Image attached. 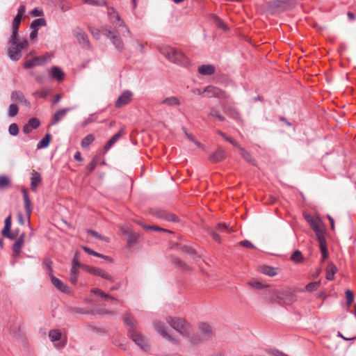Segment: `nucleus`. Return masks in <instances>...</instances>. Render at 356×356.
Returning <instances> with one entry per match:
<instances>
[{
  "instance_id": "nucleus-14",
  "label": "nucleus",
  "mask_w": 356,
  "mask_h": 356,
  "mask_svg": "<svg viewBox=\"0 0 356 356\" xmlns=\"http://www.w3.org/2000/svg\"><path fill=\"white\" fill-rule=\"evenodd\" d=\"M10 99L15 103L29 105V102L26 99L24 93L20 90H14L10 94Z\"/></svg>"
},
{
  "instance_id": "nucleus-7",
  "label": "nucleus",
  "mask_w": 356,
  "mask_h": 356,
  "mask_svg": "<svg viewBox=\"0 0 356 356\" xmlns=\"http://www.w3.org/2000/svg\"><path fill=\"white\" fill-rule=\"evenodd\" d=\"M305 220L309 224L311 228L315 232L316 237L320 238L323 236V232L321 228L322 222L320 218H315L312 215H307L305 216Z\"/></svg>"
},
{
  "instance_id": "nucleus-26",
  "label": "nucleus",
  "mask_w": 356,
  "mask_h": 356,
  "mask_svg": "<svg viewBox=\"0 0 356 356\" xmlns=\"http://www.w3.org/2000/svg\"><path fill=\"white\" fill-rule=\"evenodd\" d=\"M197 71L201 75H212L215 73V67L212 65H202Z\"/></svg>"
},
{
  "instance_id": "nucleus-43",
  "label": "nucleus",
  "mask_w": 356,
  "mask_h": 356,
  "mask_svg": "<svg viewBox=\"0 0 356 356\" xmlns=\"http://www.w3.org/2000/svg\"><path fill=\"white\" fill-rule=\"evenodd\" d=\"M211 18L216 23V25L218 28H220L224 31H227L228 29L227 25L218 16L212 15Z\"/></svg>"
},
{
  "instance_id": "nucleus-33",
  "label": "nucleus",
  "mask_w": 356,
  "mask_h": 356,
  "mask_svg": "<svg viewBox=\"0 0 356 356\" xmlns=\"http://www.w3.org/2000/svg\"><path fill=\"white\" fill-rule=\"evenodd\" d=\"M241 153V156L245 160L247 161L248 162L254 165L255 164V161L254 159L252 158L251 154L247 151L246 149H245L244 148L241 147L240 145H239V147H237Z\"/></svg>"
},
{
  "instance_id": "nucleus-4",
  "label": "nucleus",
  "mask_w": 356,
  "mask_h": 356,
  "mask_svg": "<svg viewBox=\"0 0 356 356\" xmlns=\"http://www.w3.org/2000/svg\"><path fill=\"white\" fill-rule=\"evenodd\" d=\"M107 17L108 22L111 24H112L115 27L122 28L124 29V31L127 33L128 35L131 36V33L127 26L125 22L122 18L119 12L113 7L107 6Z\"/></svg>"
},
{
  "instance_id": "nucleus-42",
  "label": "nucleus",
  "mask_w": 356,
  "mask_h": 356,
  "mask_svg": "<svg viewBox=\"0 0 356 356\" xmlns=\"http://www.w3.org/2000/svg\"><path fill=\"white\" fill-rule=\"evenodd\" d=\"M161 104H165L168 106H177V105H179L180 102L176 97H167V98L164 99L161 102Z\"/></svg>"
},
{
  "instance_id": "nucleus-40",
  "label": "nucleus",
  "mask_w": 356,
  "mask_h": 356,
  "mask_svg": "<svg viewBox=\"0 0 356 356\" xmlns=\"http://www.w3.org/2000/svg\"><path fill=\"white\" fill-rule=\"evenodd\" d=\"M95 140V136L92 134H88L85 136L81 142V145L83 148L88 147Z\"/></svg>"
},
{
  "instance_id": "nucleus-8",
  "label": "nucleus",
  "mask_w": 356,
  "mask_h": 356,
  "mask_svg": "<svg viewBox=\"0 0 356 356\" xmlns=\"http://www.w3.org/2000/svg\"><path fill=\"white\" fill-rule=\"evenodd\" d=\"M73 35L77 39L79 44L85 49H90V44L87 34L79 27L73 31Z\"/></svg>"
},
{
  "instance_id": "nucleus-24",
  "label": "nucleus",
  "mask_w": 356,
  "mask_h": 356,
  "mask_svg": "<svg viewBox=\"0 0 356 356\" xmlns=\"http://www.w3.org/2000/svg\"><path fill=\"white\" fill-rule=\"evenodd\" d=\"M91 293L95 294V295H97V296H99L102 300H104V301H113L115 302V304H117V300L115 299L113 297H112L111 296L108 295V294H106L103 291L99 289H91Z\"/></svg>"
},
{
  "instance_id": "nucleus-47",
  "label": "nucleus",
  "mask_w": 356,
  "mask_h": 356,
  "mask_svg": "<svg viewBox=\"0 0 356 356\" xmlns=\"http://www.w3.org/2000/svg\"><path fill=\"white\" fill-rule=\"evenodd\" d=\"M19 108L16 104H11L8 109V115L10 118L16 116L18 113Z\"/></svg>"
},
{
  "instance_id": "nucleus-62",
  "label": "nucleus",
  "mask_w": 356,
  "mask_h": 356,
  "mask_svg": "<svg viewBox=\"0 0 356 356\" xmlns=\"http://www.w3.org/2000/svg\"><path fill=\"white\" fill-rule=\"evenodd\" d=\"M249 285L256 289H261L264 287V285L259 282H249Z\"/></svg>"
},
{
  "instance_id": "nucleus-30",
  "label": "nucleus",
  "mask_w": 356,
  "mask_h": 356,
  "mask_svg": "<svg viewBox=\"0 0 356 356\" xmlns=\"http://www.w3.org/2000/svg\"><path fill=\"white\" fill-rule=\"evenodd\" d=\"M42 266L47 271L49 277L53 276L54 270L52 268V261L49 257H45L42 261Z\"/></svg>"
},
{
  "instance_id": "nucleus-39",
  "label": "nucleus",
  "mask_w": 356,
  "mask_h": 356,
  "mask_svg": "<svg viewBox=\"0 0 356 356\" xmlns=\"http://www.w3.org/2000/svg\"><path fill=\"white\" fill-rule=\"evenodd\" d=\"M46 25V20L44 18H38L33 20L31 24V29L38 31L39 28Z\"/></svg>"
},
{
  "instance_id": "nucleus-38",
  "label": "nucleus",
  "mask_w": 356,
  "mask_h": 356,
  "mask_svg": "<svg viewBox=\"0 0 356 356\" xmlns=\"http://www.w3.org/2000/svg\"><path fill=\"white\" fill-rule=\"evenodd\" d=\"M291 259L292 261L296 264L302 263L304 261V258L302 252L297 250L293 252V253L291 256Z\"/></svg>"
},
{
  "instance_id": "nucleus-58",
  "label": "nucleus",
  "mask_w": 356,
  "mask_h": 356,
  "mask_svg": "<svg viewBox=\"0 0 356 356\" xmlns=\"http://www.w3.org/2000/svg\"><path fill=\"white\" fill-rule=\"evenodd\" d=\"M72 268H74L75 269H78L79 268H82L83 265H81L78 260L77 255L75 254L72 259Z\"/></svg>"
},
{
  "instance_id": "nucleus-20",
  "label": "nucleus",
  "mask_w": 356,
  "mask_h": 356,
  "mask_svg": "<svg viewBox=\"0 0 356 356\" xmlns=\"http://www.w3.org/2000/svg\"><path fill=\"white\" fill-rule=\"evenodd\" d=\"M71 110V108H65L56 111L52 117L51 124L55 125L58 123L65 116L67 113Z\"/></svg>"
},
{
  "instance_id": "nucleus-27",
  "label": "nucleus",
  "mask_w": 356,
  "mask_h": 356,
  "mask_svg": "<svg viewBox=\"0 0 356 356\" xmlns=\"http://www.w3.org/2000/svg\"><path fill=\"white\" fill-rule=\"evenodd\" d=\"M10 227H11V216H8L5 219V226H4L3 229L1 232V234L3 236H5L6 238L13 239L14 236H12L10 233Z\"/></svg>"
},
{
  "instance_id": "nucleus-31",
  "label": "nucleus",
  "mask_w": 356,
  "mask_h": 356,
  "mask_svg": "<svg viewBox=\"0 0 356 356\" xmlns=\"http://www.w3.org/2000/svg\"><path fill=\"white\" fill-rule=\"evenodd\" d=\"M320 245V249L322 254L323 259H325L328 257V251L326 247V242L324 236L317 238Z\"/></svg>"
},
{
  "instance_id": "nucleus-5",
  "label": "nucleus",
  "mask_w": 356,
  "mask_h": 356,
  "mask_svg": "<svg viewBox=\"0 0 356 356\" xmlns=\"http://www.w3.org/2000/svg\"><path fill=\"white\" fill-rule=\"evenodd\" d=\"M103 34L111 40L113 44L119 51H122L124 49V43L122 40L118 35V33L114 31L110 26H104L102 28Z\"/></svg>"
},
{
  "instance_id": "nucleus-9",
  "label": "nucleus",
  "mask_w": 356,
  "mask_h": 356,
  "mask_svg": "<svg viewBox=\"0 0 356 356\" xmlns=\"http://www.w3.org/2000/svg\"><path fill=\"white\" fill-rule=\"evenodd\" d=\"M232 229L227 225L218 223L215 230L211 231L210 234L213 239L218 243L220 242V237L218 233H227L229 234L232 232Z\"/></svg>"
},
{
  "instance_id": "nucleus-41",
  "label": "nucleus",
  "mask_w": 356,
  "mask_h": 356,
  "mask_svg": "<svg viewBox=\"0 0 356 356\" xmlns=\"http://www.w3.org/2000/svg\"><path fill=\"white\" fill-rule=\"evenodd\" d=\"M337 272V267L333 264H330L328 266L325 277L327 280H332L334 277V274Z\"/></svg>"
},
{
  "instance_id": "nucleus-2",
  "label": "nucleus",
  "mask_w": 356,
  "mask_h": 356,
  "mask_svg": "<svg viewBox=\"0 0 356 356\" xmlns=\"http://www.w3.org/2000/svg\"><path fill=\"white\" fill-rule=\"evenodd\" d=\"M8 44V56L13 61L19 60L22 57V51L29 47L27 40L19 41L18 37H10Z\"/></svg>"
},
{
  "instance_id": "nucleus-36",
  "label": "nucleus",
  "mask_w": 356,
  "mask_h": 356,
  "mask_svg": "<svg viewBox=\"0 0 356 356\" xmlns=\"http://www.w3.org/2000/svg\"><path fill=\"white\" fill-rule=\"evenodd\" d=\"M124 234H128L127 244L129 246H132L137 243L138 235L134 232L129 233L127 231H122Z\"/></svg>"
},
{
  "instance_id": "nucleus-51",
  "label": "nucleus",
  "mask_w": 356,
  "mask_h": 356,
  "mask_svg": "<svg viewBox=\"0 0 356 356\" xmlns=\"http://www.w3.org/2000/svg\"><path fill=\"white\" fill-rule=\"evenodd\" d=\"M319 286H320V282L319 281L318 282H310V283H309L308 284H307L305 286V291H316L318 289ZM302 291H304V290H302Z\"/></svg>"
},
{
  "instance_id": "nucleus-48",
  "label": "nucleus",
  "mask_w": 356,
  "mask_h": 356,
  "mask_svg": "<svg viewBox=\"0 0 356 356\" xmlns=\"http://www.w3.org/2000/svg\"><path fill=\"white\" fill-rule=\"evenodd\" d=\"M83 1L90 6H106L107 7V2L104 0L103 1H97V0H83Z\"/></svg>"
},
{
  "instance_id": "nucleus-6",
  "label": "nucleus",
  "mask_w": 356,
  "mask_h": 356,
  "mask_svg": "<svg viewBox=\"0 0 356 356\" xmlns=\"http://www.w3.org/2000/svg\"><path fill=\"white\" fill-rule=\"evenodd\" d=\"M128 335L140 349L145 351L149 350V347L146 339L138 330L134 328L128 330Z\"/></svg>"
},
{
  "instance_id": "nucleus-45",
  "label": "nucleus",
  "mask_w": 356,
  "mask_h": 356,
  "mask_svg": "<svg viewBox=\"0 0 356 356\" xmlns=\"http://www.w3.org/2000/svg\"><path fill=\"white\" fill-rule=\"evenodd\" d=\"M220 136H222L223 138H225L227 142L231 143L233 146L236 147H239L238 143L234 140L233 138L227 136L224 132L221 131H218L217 132Z\"/></svg>"
},
{
  "instance_id": "nucleus-56",
  "label": "nucleus",
  "mask_w": 356,
  "mask_h": 356,
  "mask_svg": "<svg viewBox=\"0 0 356 356\" xmlns=\"http://www.w3.org/2000/svg\"><path fill=\"white\" fill-rule=\"evenodd\" d=\"M346 298L347 305L348 306L350 305L354 301V295H353V291L350 290H347L346 291Z\"/></svg>"
},
{
  "instance_id": "nucleus-34",
  "label": "nucleus",
  "mask_w": 356,
  "mask_h": 356,
  "mask_svg": "<svg viewBox=\"0 0 356 356\" xmlns=\"http://www.w3.org/2000/svg\"><path fill=\"white\" fill-rule=\"evenodd\" d=\"M124 322L127 325L129 326V330H131L132 328L136 329V324L137 321L131 315L127 314L124 317Z\"/></svg>"
},
{
  "instance_id": "nucleus-12",
  "label": "nucleus",
  "mask_w": 356,
  "mask_h": 356,
  "mask_svg": "<svg viewBox=\"0 0 356 356\" xmlns=\"http://www.w3.org/2000/svg\"><path fill=\"white\" fill-rule=\"evenodd\" d=\"M133 94L129 90H125L124 91L120 96L118 98L115 103V106L116 108H121L125 105H127L128 103L130 102L131 100Z\"/></svg>"
},
{
  "instance_id": "nucleus-52",
  "label": "nucleus",
  "mask_w": 356,
  "mask_h": 356,
  "mask_svg": "<svg viewBox=\"0 0 356 356\" xmlns=\"http://www.w3.org/2000/svg\"><path fill=\"white\" fill-rule=\"evenodd\" d=\"M97 120V117L95 113L89 115L88 118H86L81 123V127L83 128L87 127L88 124L95 122Z\"/></svg>"
},
{
  "instance_id": "nucleus-16",
  "label": "nucleus",
  "mask_w": 356,
  "mask_h": 356,
  "mask_svg": "<svg viewBox=\"0 0 356 356\" xmlns=\"http://www.w3.org/2000/svg\"><path fill=\"white\" fill-rule=\"evenodd\" d=\"M40 125V120L36 118H31L23 127L22 131L24 134H30L33 129H36Z\"/></svg>"
},
{
  "instance_id": "nucleus-22",
  "label": "nucleus",
  "mask_w": 356,
  "mask_h": 356,
  "mask_svg": "<svg viewBox=\"0 0 356 356\" xmlns=\"http://www.w3.org/2000/svg\"><path fill=\"white\" fill-rule=\"evenodd\" d=\"M225 152L222 149L219 148L212 154L210 155L209 161H211L212 163H218L225 159Z\"/></svg>"
},
{
  "instance_id": "nucleus-25",
  "label": "nucleus",
  "mask_w": 356,
  "mask_h": 356,
  "mask_svg": "<svg viewBox=\"0 0 356 356\" xmlns=\"http://www.w3.org/2000/svg\"><path fill=\"white\" fill-rule=\"evenodd\" d=\"M22 192L23 194L26 213L29 217L31 213V202L29 197L27 190L25 188H22Z\"/></svg>"
},
{
  "instance_id": "nucleus-18",
  "label": "nucleus",
  "mask_w": 356,
  "mask_h": 356,
  "mask_svg": "<svg viewBox=\"0 0 356 356\" xmlns=\"http://www.w3.org/2000/svg\"><path fill=\"white\" fill-rule=\"evenodd\" d=\"M204 92L207 93V96L209 98L211 97H223L225 92L218 88L209 86L204 88Z\"/></svg>"
},
{
  "instance_id": "nucleus-50",
  "label": "nucleus",
  "mask_w": 356,
  "mask_h": 356,
  "mask_svg": "<svg viewBox=\"0 0 356 356\" xmlns=\"http://www.w3.org/2000/svg\"><path fill=\"white\" fill-rule=\"evenodd\" d=\"M79 275V270L72 268L70 270V280L72 284H76Z\"/></svg>"
},
{
  "instance_id": "nucleus-3",
  "label": "nucleus",
  "mask_w": 356,
  "mask_h": 356,
  "mask_svg": "<svg viewBox=\"0 0 356 356\" xmlns=\"http://www.w3.org/2000/svg\"><path fill=\"white\" fill-rule=\"evenodd\" d=\"M166 320L170 326L177 332L183 336L188 337L190 339L191 343L196 344L199 342V341H196L191 337V326L187 322H186L184 319L169 316Z\"/></svg>"
},
{
  "instance_id": "nucleus-17",
  "label": "nucleus",
  "mask_w": 356,
  "mask_h": 356,
  "mask_svg": "<svg viewBox=\"0 0 356 356\" xmlns=\"http://www.w3.org/2000/svg\"><path fill=\"white\" fill-rule=\"evenodd\" d=\"M46 62L47 58L45 57L37 56L32 59L26 60L24 64V67L26 69H31L35 66L44 65Z\"/></svg>"
},
{
  "instance_id": "nucleus-53",
  "label": "nucleus",
  "mask_w": 356,
  "mask_h": 356,
  "mask_svg": "<svg viewBox=\"0 0 356 356\" xmlns=\"http://www.w3.org/2000/svg\"><path fill=\"white\" fill-rule=\"evenodd\" d=\"M49 92V90L48 89L42 88H40L39 90H36L33 95L36 97L44 98L48 95Z\"/></svg>"
},
{
  "instance_id": "nucleus-28",
  "label": "nucleus",
  "mask_w": 356,
  "mask_h": 356,
  "mask_svg": "<svg viewBox=\"0 0 356 356\" xmlns=\"http://www.w3.org/2000/svg\"><path fill=\"white\" fill-rule=\"evenodd\" d=\"M22 19L19 17H15L13 20L11 30L12 34L10 37H18L19 27L22 22Z\"/></svg>"
},
{
  "instance_id": "nucleus-63",
  "label": "nucleus",
  "mask_w": 356,
  "mask_h": 356,
  "mask_svg": "<svg viewBox=\"0 0 356 356\" xmlns=\"http://www.w3.org/2000/svg\"><path fill=\"white\" fill-rule=\"evenodd\" d=\"M182 130L184 131L186 136L189 140L193 142L195 140V137L191 134L187 132V129L186 127H183Z\"/></svg>"
},
{
  "instance_id": "nucleus-64",
  "label": "nucleus",
  "mask_w": 356,
  "mask_h": 356,
  "mask_svg": "<svg viewBox=\"0 0 356 356\" xmlns=\"http://www.w3.org/2000/svg\"><path fill=\"white\" fill-rule=\"evenodd\" d=\"M165 218L168 221H172V222H176L177 220V217L175 215L172 214V213L167 214L165 216Z\"/></svg>"
},
{
  "instance_id": "nucleus-46",
  "label": "nucleus",
  "mask_w": 356,
  "mask_h": 356,
  "mask_svg": "<svg viewBox=\"0 0 356 356\" xmlns=\"http://www.w3.org/2000/svg\"><path fill=\"white\" fill-rule=\"evenodd\" d=\"M49 337L51 341H57L61 337V333L58 330H52L49 333Z\"/></svg>"
},
{
  "instance_id": "nucleus-60",
  "label": "nucleus",
  "mask_w": 356,
  "mask_h": 356,
  "mask_svg": "<svg viewBox=\"0 0 356 356\" xmlns=\"http://www.w3.org/2000/svg\"><path fill=\"white\" fill-rule=\"evenodd\" d=\"M143 227L145 229H147V230H153V231H161V232H168V230L165 229H163V228H160L159 227H156V226H153V225H144Z\"/></svg>"
},
{
  "instance_id": "nucleus-11",
  "label": "nucleus",
  "mask_w": 356,
  "mask_h": 356,
  "mask_svg": "<svg viewBox=\"0 0 356 356\" xmlns=\"http://www.w3.org/2000/svg\"><path fill=\"white\" fill-rule=\"evenodd\" d=\"M154 327L156 332L159 333L163 338L168 339L172 343H177V341L175 338H173L171 335H170L166 329L165 327V325L161 321H155L154 322Z\"/></svg>"
},
{
  "instance_id": "nucleus-10",
  "label": "nucleus",
  "mask_w": 356,
  "mask_h": 356,
  "mask_svg": "<svg viewBox=\"0 0 356 356\" xmlns=\"http://www.w3.org/2000/svg\"><path fill=\"white\" fill-rule=\"evenodd\" d=\"M82 268L92 275L99 276L108 280H112V277L107 272L100 268L90 266H83Z\"/></svg>"
},
{
  "instance_id": "nucleus-32",
  "label": "nucleus",
  "mask_w": 356,
  "mask_h": 356,
  "mask_svg": "<svg viewBox=\"0 0 356 356\" xmlns=\"http://www.w3.org/2000/svg\"><path fill=\"white\" fill-rule=\"evenodd\" d=\"M51 140V135L50 134H47L44 138L38 142L37 144V149H43L46 148L49 146Z\"/></svg>"
},
{
  "instance_id": "nucleus-29",
  "label": "nucleus",
  "mask_w": 356,
  "mask_h": 356,
  "mask_svg": "<svg viewBox=\"0 0 356 356\" xmlns=\"http://www.w3.org/2000/svg\"><path fill=\"white\" fill-rule=\"evenodd\" d=\"M49 73L51 74V76L56 79L57 81H61L64 78V73L63 71L58 67H52L49 70Z\"/></svg>"
},
{
  "instance_id": "nucleus-15",
  "label": "nucleus",
  "mask_w": 356,
  "mask_h": 356,
  "mask_svg": "<svg viewBox=\"0 0 356 356\" xmlns=\"http://www.w3.org/2000/svg\"><path fill=\"white\" fill-rule=\"evenodd\" d=\"M125 134V131L124 129H120L118 133H116L114 136H113L110 140L107 142L105 146L103 148V151L104 153L108 152L115 144V143Z\"/></svg>"
},
{
  "instance_id": "nucleus-59",
  "label": "nucleus",
  "mask_w": 356,
  "mask_h": 356,
  "mask_svg": "<svg viewBox=\"0 0 356 356\" xmlns=\"http://www.w3.org/2000/svg\"><path fill=\"white\" fill-rule=\"evenodd\" d=\"M239 244H240V245L248 248H251V249L255 248L254 245L248 240L241 241L239 242Z\"/></svg>"
},
{
  "instance_id": "nucleus-54",
  "label": "nucleus",
  "mask_w": 356,
  "mask_h": 356,
  "mask_svg": "<svg viewBox=\"0 0 356 356\" xmlns=\"http://www.w3.org/2000/svg\"><path fill=\"white\" fill-rule=\"evenodd\" d=\"M9 134L11 136H17L19 133V127L17 124L13 123L8 127Z\"/></svg>"
},
{
  "instance_id": "nucleus-37",
  "label": "nucleus",
  "mask_w": 356,
  "mask_h": 356,
  "mask_svg": "<svg viewBox=\"0 0 356 356\" xmlns=\"http://www.w3.org/2000/svg\"><path fill=\"white\" fill-rule=\"evenodd\" d=\"M209 117L217 119L219 122H222L225 120V118L220 113V112L215 108H211Z\"/></svg>"
},
{
  "instance_id": "nucleus-21",
  "label": "nucleus",
  "mask_w": 356,
  "mask_h": 356,
  "mask_svg": "<svg viewBox=\"0 0 356 356\" xmlns=\"http://www.w3.org/2000/svg\"><path fill=\"white\" fill-rule=\"evenodd\" d=\"M42 181L41 175L39 172L33 170L31 172V188L33 191L35 192L40 184Z\"/></svg>"
},
{
  "instance_id": "nucleus-35",
  "label": "nucleus",
  "mask_w": 356,
  "mask_h": 356,
  "mask_svg": "<svg viewBox=\"0 0 356 356\" xmlns=\"http://www.w3.org/2000/svg\"><path fill=\"white\" fill-rule=\"evenodd\" d=\"M261 273L266 275L273 277L277 275V268L269 266H264L261 268Z\"/></svg>"
},
{
  "instance_id": "nucleus-1",
  "label": "nucleus",
  "mask_w": 356,
  "mask_h": 356,
  "mask_svg": "<svg viewBox=\"0 0 356 356\" xmlns=\"http://www.w3.org/2000/svg\"><path fill=\"white\" fill-rule=\"evenodd\" d=\"M160 52L170 61L182 66H187L189 64L188 58L184 54L171 47H163Z\"/></svg>"
},
{
  "instance_id": "nucleus-61",
  "label": "nucleus",
  "mask_w": 356,
  "mask_h": 356,
  "mask_svg": "<svg viewBox=\"0 0 356 356\" xmlns=\"http://www.w3.org/2000/svg\"><path fill=\"white\" fill-rule=\"evenodd\" d=\"M26 11V6L24 5H21L17 10V14L15 17H19L20 18H22L23 15H24Z\"/></svg>"
},
{
  "instance_id": "nucleus-19",
  "label": "nucleus",
  "mask_w": 356,
  "mask_h": 356,
  "mask_svg": "<svg viewBox=\"0 0 356 356\" xmlns=\"http://www.w3.org/2000/svg\"><path fill=\"white\" fill-rule=\"evenodd\" d=\"M51 284L60 291L68 293H70V288L67 285L64 284L60 280L56 277L55 276H51L50 277Z\"/></svg>"
},
{
  "instance_id": "nucleus-55",
  "label": "nucleus",
  "mask_w": 356,
  "mask_h": 356,
  "mask_svg": "<svg viewBox=\"0 0 356 356\" xmlns=\"http://www.w3.org/2000/svg\"><path fill=\"white\" fill-rule=\"evenodd\" d=\"M88 30L95 39L99 40L100 38L101 32L99 29L93 26H90Z\"/></svg>"
},
{
  "instance_id": "nucleus-44",
  "label": "nucleus",
  "mask_w": 356,
  "mask_h": 356,
  "mask_svg": "<svg viewBox=\"0 0 356 356\" xmlns=\"http://www.w3.org/2000/svg\"><path fill=\"white\" fill-rule=\"evenodd\" d=\"M10 185V179L6 175L0 176V190H3Z\"/></svg>"
},
{
  "instance_id": "nucleus-13",
  "label": "nucleus",
  "mask_w": 356,
  "mask_h": 356,
  "mask_svg": "<svg viewBox=\"0 0 356 356\" xmlns=\"http://www.w3.org/2000/svg\"><path fill=\"white\" fill-rule=\"evenodd\" d=\"M199 333L200 337L199 341H201L209 339L212 336L213 332L212 329L209 325L206 323H202L199 325Z\"/></svg>"
},
{
  "instance_id": "nucleus-23",
  "label": "nucleus",
  "mask_w": 356,
  "mask_h": 356,
  "mask_svg": "<svg viewBox=\"0 0 356 356\" xmlns=\"http://www.w3.org/2000/svg\"><path fill=\"white\" fill-rule=\"evenodd\" d=\"M25 234L22 233L13 245V251L15 254L17 255L21 252L22 245L24 243Z\"/></svg>"
},
{
  "instance_id": "nucleus-57",
  "label": "nucleus",
  "mask_w": 356,
  "mask_h": 356,
  "mask_svg": "<svg viewBox=\"0 0 356 356\" xmlns=\"http://www.w3.org/2000/svg\"><path fill=\"white\" fill-rule=\"evenodd\" d=\"M83 249L88 254L93 255V256H95V257H103V254H102L100 253H98V252L94 251L93 250H92V249L88 248V247L83 246Z\"/></svg>"
},
{
  "instance_id": "nucleus-49",
  "label": "nucleus",
  "mask_w": 356,
  "mask_h": 356,
  "mask_svg": "<svg viewBox=\"0 0 356 356\" xmlns=\"http://www.w3.org/2000/svg\"><path fill=\"white\" fill-rule=\"evenodd\" d=\"M99 162V156H95L92 160L87 165L86 169L89 173L92 172Z\"/></svg>"
}]
</instances>
